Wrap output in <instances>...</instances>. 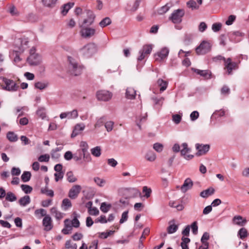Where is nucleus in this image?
Wrapping results in <instances>:
<instances>
[{"label": "nucleus", "instance_id": "50", "mask_svg": "<svg viewBox=\"0 0 249 249\" xmlns=\"http://www.w3.org/2000/svg\"><path fill=\"white\" fill-rule=\"evenodd\" d=\"M21 188L25 194H30L33 190L32 187L26 184H22L21 185Z\"/></svg>", "mask_w": 249, "mask_h": 249}, {"label": "nucleus", "instance_id": "62", "mask_svg": "<svg viewBox=\"0 0 249 249\" xmlns=\"http://www.w3.org/2000/svg\"><path fill=\"white\" fill-rule=\"evenodd\" d=\"M113 124H114V123L112 121L107 122L105 124V127L108 132H109L112 130Z\"/></svg>", "mask_w": 249, "mask_h": 249}, {"label": "nucleus", "instance_id": "55", "mask_svg": "<svg viewBox=\"0 0 249 249\" xmlns=\"http://www.w3.org/2000/svg\"><path fill=\"white\" fill-rule=\"evenodd\" d=\"M222 27V24L220 23H215L212 25V29L214 32L219 31Z\"/></svg>", "mask_w": 249, "mask_h": 249}, {"label": "nucleus", "instance_id": "26", "mask_svg": "<svg viewBox=\"0 0 249 249\" xmlns=\"http://www.w3.org/2000/svg\"><path fill=\"white\" fill-rule=\"evenodd\" d=\"M74 5L73 2H68L64 4L61 8V13L63 15H66L69 10Z\"/></svg>", "mask_w": 249, "mask_h": 249}, {"label": "nucleus", "instance_id": "3", "mask_svg": "<svg viewBox=\"0 0 249 249\" xmlns=\"http://www.w3.org/2000/svg\"><path fill=\"white\" fill-rule=\"evenodd\" d=\"M29 41L27 38H18L15 41V50L16 53H22L28 48Z\"/></svg>", "mask_w": 249, "mask_h": 249}, {"label": "nucleus", "instance_id": "2", "mask_svg": "<svg viewBox=\"0 0 249 249\" xmlns=\"http://www.w3.org/2000/svg\"><path fill=\"white\" fill-rule=\"evenodd\" d=\"M96 52V47L93 43H88L79 50L80 54L85 58L91 57Z\"/></svg>", "mask_w": 249, "mask_h": 249}, {"label": "nucleus", "instance_id": "39", "mask_svg": "<svg viewBox=\"0 0 249 249\" xmlns=\"http://www.w3.org/2000/svg\"><path fill=\"white\" fill-rule=\"evenodd\" d=\"M225 115V111L223 109L216 110L211 116L212 119H216L218 117L223 116Z\"/></svg>", "mask_w": 249, "mask_h": 249}, {"label": "nucleus", "instance_id": "40", "mask_svg": "<svg viewBox=\"0 0 249 249\" xmlns=\"http://www.w3.org/2000/svg\"><path fill=\"white\" fill-rule=\"evenodd\" d=\"M7 138L11 142H15L18 140V136L13 132H9L7 134Z\"/></svg>", "mask_w": 249, "mask_h": 249}, {"label": "nucleus", "instance_id": "54", "mask_svg": "<svg viewBox=\"0 0 249 249\" xmlns=\"http://www.w3.org/2000/svg\"><path fill=\"white\" fill-rule=\"evenodd\" d=\"M36 113L39 116L43 119L46 116L45 108L44 107L38 108L36 111Z\"/></svg>", "mask_w": 249, "mask_h": 249}, {"label": "nucleus", "instance_id": "5", "mask_svg": "<svg viewBox=\"0 0 249 249\" xmlns=\"http://www.w3.org/2000/svg\"><path fill=\"white\" fill-rule=\"evenodd\" d=\"M2 79L5 85L2 86L3 89L9 91H15L18 89V86L13 80L5 77H2Z\"/></svg>", "mask_w": 249, "mask_h": 249}, {"label": "nucleus", "instance_id": "34", "mask_svg": "<svg viewBox=\"0 0 249 249\" xmlns=\"http://www.w3.org/2000/svg\"><path fill=\"white\" fill-rule=\"evenodd\" d=\"M90 151L91 154L96 157H100L101 154V148L98 146L92 148Z\"/></svg>", "mask_w": 249, "mask_h": 249}, {"label": "nucleus", "instance_id": "41", "mask_svg": "<svg viewBox=\"0 0 249 249\" xmlns=\"http://www.w3.org/2000/svg\"><path fill=\"white\" fill-rule=\"evenodd\" d=\"M31 177V174L29 171H24L21 176V178L24 182H27L30 180Z\"/></svg>", "mask_w": 249, "mask_h": 249}, {"label": "nucleus", "instance_id": "23", "mask_svg": "<svg viewBox=\"0 0 249 249\" xmlns=\"http://www.w3.org/2000/svg\"><path fill=\"white\" fill-rule=\"evenodd\" d=\"M214 189L212 187H210L208 188L207 189L204 190L202 191L200 194V196L203 198H207L209 196L212 195L214 193Z\"/></svg>", "mask_w": 249, "mask_h": 249}, {"label": "nucleus", "instance_id": "13", "mask_svg": "<svg viewBox=\"0 0 249 249\" xmlns=\"http://www.w3.org/2000/svg\"><path fill=\"white\" fill-rule=\"evenodd\" d=\"M196 147L197 150V152L196 153V155L197 156L205 154L210 149V145L209 144L196 143Z\"/></svg>", "mask_w": 249, "mask_h": 249}, {"label": "nucleus", "instance_id": "10", "mask_svg": "<svg viewBox=\"0 0 249 249\" xmlns=\"http://www.w3.org/2000/svg\"><path fill=\"white\" fill-rule=\"evenodd\" d=\"M96 96L99 100L107 101L111 98L112 94L107 90H100L97 92Z\"/></svg>", "mask_w": 249, "mask_h": 249}, {"label": "nucleus", "instance_id": "28", "mask_svg": "<svg viewBox=\"0 0 249 249\" xmlns=\"http://www.w3.org/2000/svg\"><path fill=\"white\" fill-rule=\"evenodd\" d=\"M145 158L148 161L153 162L156 159V155L153 151H149L145 154Z\"/></svg>", "mask_w": 249, "mask_h": 249}, {"label": "nucleus", "instance_id": "31", "mask_svg": "<svg viewBox=\"0 0 249 249\" xmlns=\"http://www.w3.org/2000/svg\"><path fill=\"white\" fill-rule=\"evenodd\" d=\"M233 220L236 224L239 226H243L247 222L246 219H243V217L240 215L234 216Z\"/></svg>", "mask_w": 249, "mask_h": 249}, {"label": "nucleus", "instance_id": "64", "mask_svg": "<svg viewBox=\"0 0 249 249\" xmlns=\"http://www.w3.org/2000/svg\"><path fill=\"white\" fill-rule=\"evenodd\" d=\"M241 174L243 177L249 178V167L244 168L242 170Z\"/></svg>", "mask_w": 249, "mask_h": 249}, {"label": "nucleus", "instance_id": "49", "mask_svg": "<svg viewBox=\"0 0 249 249\" xmlns=\"http://www.w3.org/2000/svg\"><path fill=\"white\" fill-rule=\"evenodd\" d=\"M238 234L240 236V238L243 239L244 238L246 237L248 235L247 230L245 228H242L240 229Z\"/></svg>", "mask_w": 249, "mask_h": 249}, {"label": "nucleus", "instance_id": "56", "mask_svg": "<svg viewBox=\"0 0 249 249\" xmlns=\"http://www.w3.org/2000/svg\"><path fill=\"white\" fill-rule=\"evenodd\" d=\"M64 175V172H56L54 176L55 177V180L56 182L58 181L59 180L62 179L63 178Z\"/></svg>", "mask_w": 249, "mask_h": 249}, {"label": "nucleus", "instance_id": "27", "mask_svg": "<svg viewBox=\"0 0 249 249\" xmlns=\"http://www.w3.org/2000/svg\"><path fill=\"white\" fill-rule=\"evenodd\" d=\"M57 0H41L43 5L47 7L53 8L56 3Z\"/></svg>", "mask_w": 249, "mask_h": 249}, {"label": "nucleus", "instance_id": "37", "mask_svg": "<svg viewBox=\"0 0 249 249\" xmlns=\"http://www.w3.org/2000/svg\"><path fill=\"white\" fill-rule=\"evenodd\" d=\"M111 23V20L108 17L103 18L99 23V25L102 27H105Z\"/></svg>", "mask_w": 249, "mask_h": 249}, {"label": "nucleus", "instance_id": "24", "mask_svg": "<svg viewBox=\"0 0 249 249\" xmlns=\"http://www.w3.org/2000/svg\"><path fill=\"white\" fill-rule=\"evenodd\" d=\"M73 219L71 220V223L72 226L74 228H78L80 226V222L78 220V218L80 217V215L77 214L76 212H73Z\"/></svg>", "mask_w": 249, "mask_h": 249}, {"label": "nucleus", "instance_id": "57", "mask_svg": "<svg viewBox=\"0 0 249 249\" xmlns=\"http://www.w3.org/2000/svg\"><path fill=\"white\" fill-rule=\"evenodd\" d=\"M209 237L210 236L209 233L207 232H204L201 238V242L202 244L208 243V242H207V240H209Z\"/></svg>", "mask_w": 249, "mask_h": 249}, {"label": "nucleus", "instance_id": "53", "mask_svg": "<svg viewBox=\"0 0 249 249\" xmlns=\"http://www.w3.org/2000/svg\"><path fill=\"white\" fill-rule=\"evenodd\" d=\"M142 192L145 193L144 196L146 197V198H148L150 196L152 190L150 188H148L147 186H144L142 188Z\"/></svg>", "mask_w": 249, "mask_h": 249}, {"label": "nucleus", "instance_id": "36", "mask_svg": "<svg viewBox=\"0 0 249 249\" xmlns=\"http://www.w3.org/2000/svg\"><path fill=\"white\" fill-rule=\"evenodd\" d=\"M17 196L14 193L11 192H9L5 195V199L7 201L13 202L17 200Z\"/></svg>", "mask_w": 249, "mask_h": 249}, {"label": "nucleus", "instance_id": "7", "mask_svg": "<svg viewBox=\"0 0 249 249\" xmlns=\"http://www.w3.org/2000/svg\"><path fill=\"white\" fill-rule=\"evenodd\" d=\"M87 18L84 19L83 23L79 24L80 27H84L90 26L93 24L94 21L95 16L92 11L87 10L86 11Z\"/></svg>", "mask_w": 249, "mask_h": 249}, {"label": "nucleus", "instance_id": "20", "mask_svg": "<svg viewBox=\"0 0 249 249\" xmlns=\"http://www.w3.org/2000/svg\"><path fill=\"white\" fill-rule=\"evenodd\" d=\"M50 212L51 214L54 215L55 218L58 220L61 219L65 215L64 213L58 211L55 207L52 208L50 210Z\"/></svg>", "mask_w": 249, "mask_h": 249}, {"label": "nucleus", "instance_id": "11", "mask_svg": "<svg viewBox=\"0 0 249 249\" xmlns=\"http://www.w3.org/2000/svg\"><path fill=\"white\" fill-rule=\"evenodd\" d=\"M225 69L227 70L228 74H231L232 70L237 69V64L234 62H232L230 58H228L225 60Z\"/></svg>", "mask_w": 249, "mask_h": 249}, {"label": "nucleus", "instance_id": "12", "mask_svg": "<svg viewBox=\"0 0 249 249\" xmlns=\"http://www.w3.org/2000/svg\"><path fill=\"white\" fill-rule=\"evenodd\" d=\"M82 187L79 185H73L69 190L68 196L71 199H75L80 193Z\"/></svg>", "mask_w": 249, "mask_h": 249}, {"label": "nucleus", "instance_id": "44", "mask_svg": "<svg viewBox=\"0 0 249 249\" xmlns=\"http://www.w3.org/2000/svg\"><path fill=\"white\" fill-rule=\"evenodd\" d=\"M94 181L95 183L100 187H103L106 182V181L104 179L101 178L99 177H95L94 178Z\"/></svg>", "mask_w": 249, "mask_h": 249}, {"label": "nucleus", "instance_id": "22", "mask_svg": "<svg viewBox=\"0 0 249 249\" xmlns=\"http://www.w3.org/2000/svg\"><path fill=\"white\" fill-rule=\"evenodd\" d=\"M194 71L206 79H209L211 77V73L208 70H200L198 69H195Z\"/></svg>", "mask_w": 249, "mask_h": 249}, {"label": "nucleus", "instance_id": "61", "mask_svg": "<svg viewBox=\"0 0 249 249\" xmlns=\"http://www.w3.org/2000/svg\"><path fill=\"white\" fill-rule=\"evenodd\" d=\"M153 148L158 152H160L163 150V145L159 143H156L153 145Z\"/></svg>", "mask_w": 249, "mask_h": 249}, {"label": "nucleus", "instance_id": "15", "mask_svg": "<svg viewBox=\"0 0 249 249\" xmlns=\"http://www.w3.org/2000/svg\"><path fill=\"white\" fill-rule=\"evenodd\" d=\"M42 224L44 227V230L50 231L53 227V221L51 216L49 215H46L42 220Z\"/></svg>", "mask_w": 249, "mask_h": 249}, {"label": "nucleus", "instance_id": "58", "mask_svg": "<svg viewBox=\"0 0 249 249\" xmlns=\"http://www.w3.org/2000/svg\"><path fill=\"white\" fill-rule=\"evenodd\" d=\"M181 120V116L179 114H175L172 116V120L176 124H179Z\"/></svg>", "mask_w": 249, "mask_h": 249}, {"label": "nucleus", "instance_id": "46", "mask_svg": "<svg viewBox=\"0 0 249 249\" xmlns=\"http://www.w3.org/2000/svg\"><path fill=\"white\" fill-rule=\"evenodd\" d=\"M152 50V48L151 45H144L141 51L147 55L151 53Z\"/></svg>", "mask_w": 249, "mask_h": 249}, {"label": "nucleus", "instance_id": "47", "mask_svg": "<svg viewBox=\"0 0 249 249\" xmlns=\"http://www.w3.org/2000/svg\"><path fill=\"white\" fill-rule=\"evenodd\" d=\"M178 229V226L175 224H171L167 228V232L169 234L175 232Z\"/></svg>", "mask_w": 249, "mask_h": 249}, {"label": "nucleus", "instance_id": "1", "mask_svg": "<svg viewBox=\"0 0 249 249\" xmlns=\"http://www.w3.org/2000/svg\"><path fill=\"white\" fill-rule=\"evenodd\" d=\"M69 62V71L71 75L78 76L81 74L83 67L71 57H68Z\"/></svg>", "mask_w": 249, "mask_h": 249}, {"label": "nucleus", "instance_id": "19", "mask_svg": "<svg viewBox=\"0 0 249 249\" xmlns=\"http://www.w3.org/2000/svg\"><path fill=\"white\" fill-rule=\"evenodd\" d=\"M85 125L83 124H77L71 134V137L74 138L78 135L81 131H83L85 128Z\"/></svg>", "mask_w": 249, "mask_h": 249}, {"label": "nucleus", "instance_id": "6", "mask_svg": "<svg viewBox=\"0 0 249 249\" xmlns=\"http://www.w3.org/2000/svg\"><path fill=\"white\" fill-rule=\"evenodd\" d=\"M211 44L207 41H203L196 48V53L198 55L205 54L211 51Z\"/></svg>", "mask_w": 249, "mask_h": 249}, {"label": "nucleus", "instance_id": "63", "mask_svg": "<svg viewBox=\"0 0 249 249\" xmlns=\"http://www.w3.org/2000/svg\"><path fill=\"white\" fill-rule=\"evenodd\" d=\"M199 117V113L197 111H193L190 114V118L192 121L196 120Z\"/></svg>", "mask_w": 249, "mask_h": 249}, {"label": "nucleus", "instance_id": "25", "mask_svg": "<svg viewBox=\"0 0 249 249\" xmlns=\"http://www.w3.org/2000/svg\"><path fill=\"white\" fill-rule=\"evenodd\" d=\"M31 202L30 197L29 196H25L20 198L18 200V203L20 206L25 207L29 204Z\"/></svg>", "mask_w": 249, "mask_h": 249}, {"label": "nucleus", "instance_id": "30", "mask_svg": "<svg viewBox=\"0 0 249 249\" xmlns=\"http://www.w3.org/2000/svg\"><path fill=\"white\" fill-rule=\"evenodd\" d=\"M157 84L160 87V92L164 91L166 89L168 85V83L161 79H158Z\"/></svg>", "mask_w": 249, "mask_h": 249}, {"label": "nucleus", "instance_id": "14", "mask_svg": "<svg viewBox=\"0 0 249 249\" xmlns=\"http://www.w3.org/2000/svg\"><path fill=\"white\" fill-rule=\"evenodd\" d=\"M80 34L82 37L84 38H89L93 36L95 33V30L91 28L86 27H81Z\"/></svg>", "mask_w": 249, "mask_h": 249}, {"label": "nucleus", "instance_id": "9", "mask_svg": "<svg viewBox=\"0 0 249 249\" xmlns=\"http://www.w3.org/2000/svg\"><path fill=\"white\" fill-rule=\"evenodd\" d=\"M169 53V50L168 48H162L159 52L155 54V60L158 61H162L168 56Z\"/></svg>", "mask_w": 249, "mask_h": 249}, {"label": "nucleus", "instance_id": "33", "mask_svg": "<svg viewBox=\"0 0 249 249\" xmlns=\"http://www.w3.org/2000/svg\"><path fill=\"white\" fill-rule=\"evenodd\" d=\"M172 4L167 3L164 6H163L158 10V13L160 15H162L167 12L171 7Z\"/></svg>", "mask_w": 249, "mask_h": 249}, {"label": "nucleus", "instance_id": "4", "mask_svg": "<svg viewBox=\"0 0 249 249\" xmlns=\"http://www.w3.org/2000/svg\"><path fill=\"white\" fill-rule=\"evenodd\" d=\"M185 14L183 9H178L174 10L169 17V19L175 24L179 23L182 21V18Z\"/></svg>", "mask_w": 249, "mask_h": 249}, {"label": "nucleus", "instance_id": "29", "mask_svg": "<svg viewBox=\"0 0 249 249\" xmlns=\"http://www.w3.org/2000/svg\"><path fill=\"white\" fill-rule=\"evenodd\" d=\"M150 230L148 228L145 229L143 231L142 235L141 236L139 243L138 249H142L143 248V245L142 244V238H145V235H148L149 233Z\"/></svg>", "mask_w": 249, "mask_h": 249}, {"label": "nucleus", "instance_id": "21", "mask_svg": "<svg viewBox=\"0 0 249 249\" xmlns=\"http://www.w3.org/2000/svg\"><path fill=\"white\" fill-rule=\"evenodd\" d=\"M136 95V91L132 88H128L126 90L125 96L128 99H134Z\"/></svg>", "mask_w": 249, "mask_h": 249}, {"label": "nucleus", "instance_id": "32", "mask_svg": "<svg viewBox=\"0 0 249 249\" xmlns=\"http://www.w3.org/2000/svg\"><path fill=\"white\" fill-rule=\"evenodd\" d=\"M41 193L52 197L54 196L53 191L52 190L49 189L47 186L41 189Z\"/></svg>", "mask_w": 249, "mask_h": 249}, {"label": "nucleus", "instance_id": "8", "mask_svg": "<svg viewBox=\"0 0 249 249\" xmlns=\"http://www.w3.org/2000/svg\"><path fill=\"white\" fill-rule=\"evenodd\" d=\"M27 61L31 66H37L41 62V57L37 53H32L27 58Z\"/></svg>", "mask_w": 249, "mask_h": 249}, {"label": "nucleus", "instance_id": "45", "mask_svg": "<svg viewBox=\"0 0 249 249\" xmlns=\"http://www.w3.org/2000/svg\"><path fill=\"white\" fill-rule=\"evenodd\" d=\"M111 207L110 204H107L106 202H103L101 205L100 210L103 213H106L109 210Z\"/></svg>", "mask_w": 249, "mask_h": 249}, {"label": "nucleus", "instance_id": "17", "mask_svg": "<svg viewBox=\"0 0 249 249\" xmlns=\"http://www.w3.org/2000/svg\"><path fill=\"white\" fill-rule=\"evenodd\" d=\"M64 228L62 230V232L64 234H69L71 233L72 229V225L69 219H66L64 220Z\"/></svg>", "mask_w": 249, "mask_h": 249}, {"label": "nucleus", "instance_id": "43", "mask_svg": "<svg viewBox=\"0 0 249 249\" xmlns=\"http://www.w3.org/2000/svg\"><path fill=\"white\" fill-rule=\"evenodd\" d=\"M71 207V202L68 198H65L63 200L62 202V207L63 208L64 210H66Z\"/></svg>", "mask_w": 249, "mask_h": 249}, {"label": "nucleus", "instance_id": "52", "mask_svg": "<svg viewBox=\"0 0 249 249\" xmlns=\"http://www.w3.org/2000/svg\"><path fill=\"white\" fill-rule=\"evenodd\" d=\"M50 155L49 154H44L40 156L38 158V160L40 162H48L50 160Z\"/></svg>", "mask_w": 249, "mask_h": 249}, {"label": "nucleus", "instance_id": "38", "mask_svg": "<svg viewBox=\"0 0 249 249\" xmlns=\"http://www.w3.org/2000/svg\"><path fill=\"white\" fill-rule=\"evenodd\" d=\"M48 86V83L37 82L35 84V87L40 90H42L46 88Z\"/></svg>", "mask_w": 249, "mask_h": 249}, {"label": "nucleus", "instance_id": "16", "mask_svg": "<svg viewBox=\"0 0 249 249\" xmlns=\"http://www.w3.org/2000/svg\"><path fill=\"white\" fill-rule=\"evenodd\" d=\"M197 3L194 0H189L186 3L187 6L192 10H197L202 3V0H196Z\"/></svg>", "mask_w": 249, "mask_h": 249}, {"label": "nucleus", "instance_id": "60", "mask_svg": "<svg viewBox=\"0 0 249 249\" xmlns=\"http://www.w3.org/2000/svg\"><path fill=\"white\" fill-rule=\"evenodd\" d=\"M88 213L90 215L96 216L99 214V211L97 208L92 207L88 211Z\"/></svg>", "mask_w": 249, "mask_h": 249}, {"label": "nucleus", "instance_id": "42", "mask_svg": "<svg viewBox=\"0 0 249 249\" xmlns=\"http://www.w3.org/2000/svg\"><path fill=\"white\" fill-rule=\"evenodd\" d=\"M181 146L182 147V149L180 150L181 156H185L187 153H189L190 151V149L188 147L187 143H183Z\"/></svg>", "mask_w": 249, "mask_h": 249}, {"label": "nucleus", "instance_id": "48", "mask_svg": "<svg viewBox=\"0 0 249 249\" xmlns=\"http://www.w3.org/2000/svg\"><path fill=\"white\" fill-rule=\"evenodd\" d=\"M65 248L67 249H77V245L72 243L71 240H67L65 243Z\"/></svg>", "mask_w": 249, "mask_h": 249}, {"label": "nucleus", "instance_id": "18", "mask_svg": "<svg viewBox=\"0 0 249 249\" xmlns=\"http://www.w3.org/2000/svg\"><path fill=\"white\" fill-rule=\"evenodd\" d=\"M193 185V183L190 178L186 179L180 187V190L183 193H185L188 190L191 189Z\"/></svg>", "mask_w": 249, "mask_h": 249}, {"label": "nucleus", "instance_id": "59", "mask_svg": "<svg viewBox=\"0 0 249 249\" xmlns=\"http://www.w3.org/2000/svg\"><path fill=\"white\" fill-rule=\"evenodd\" d=\"M236 18V16L234 15H231L228 17V20L226 21L225 24L227 25H231L234 21Z\"/></svg>", "mask_w": 249, "mask_h": 249}, {"label": "nucleus", "instance_id": "35", "mask_svg": "<svg viewBox=\"0 0 249 249\" xmlns=\"http://www.w3.org/2000/svg\"><path fill=\"white\" fill-rule=\"evenodd\" d=\"M67 180L71 183H73L77 180V178L74 176L72 171H69L66 174Z\"/></svg>", "mask_w": 249, "mask_h": 249}, {"label": "nucleus", "instance_id": "51", "mask_svg": "<svg viewBox=\"0 0 249 249\" xmlns=\"http://www.w3.org/2000/svg\"><path fill=\"white\" fill-rule=\"evenodd\" d=\"M67 113L68 116V118L69 119L76 118L78 116V112L76 109H74L71 111L67 112Z\"/></svg>", "mask_w": 249, "mask_h": 249}]
</instances>
